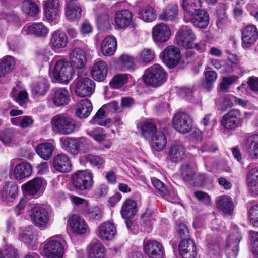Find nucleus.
<instances>
[{"label": "nucleus", "mask_w": 258, "mask_h": 258, "mask_svg": "<svg viewBox=\"0 0 258 258\" xmlns=\"http://www.w3.org/2000/svg\"><path fill=\"white\" fill-rule=\"evenodd\" d=\"M144 250L150 258H163L164 255L162 245L155 240L144 241Z\"/></svg>", "instance_id": "4468645a"}, {"label": "nucleus", "mask_w": 258, "mask_h": 258, "mask_svg": "<svg viewBox=\"0 0 258 258\" xmlns=\"http://www.w3.org/2000/svg\"><path fill=\"white\" fill-rule=\"evenodd\" d=\"M243 121L241 111L237 109H233L222 116L221 124L225 130L230 131L240 126Z\"/></svg>", "instance_id": "0eeeda50"}, {"label": "nucleus", "mask_w": 258, "mask_h": 258, "mask_svg": "<svg viewBox=\"0 0 258 258\" xmlns=\"http://www.w3.org/2000/svg\"><path fill=\"white\" fill-rule=\"evenodd\" d=\"M133 15L128 10L117 11L115 15V26L117 29H125L131 24Z\"/></svg>", "instance_id": "5701e85b"}, {"label": "nucleus", "mask_w": 258, "mask_h": 258, "mask_svg": "<svg viewBox=\"0 0 258 258\" xmlns=\"http://www.w3.org/2000/svg\"><path fill=\"white\" fill-rule=\"evenodd\" d=\"M246 182L251 192L258 193V167H253L252 164L248 166Z\"/></svg>", "instance_id": "bb28decb"}, {"label": "nucleus", "mask_w": 258, "mask_h": 258, "mask_svg": "<svg viewBox=\"0 0 258 258\" xmlns=\"http://www.w3.org/2000/svg\"><path fill=\"white\" fill-rule=\"evenodd\" d=\"M68 223L72 232L75 234H84L89 229V227L85 220L76 215H72L68 220Z\"/></svg>", "instance_id": "2eb2a0df"}, {"label": "nucleus", "mask_w": 258, "mask_h": 258, "mask_svg": "<svg viewBox=\"0 0 258 258\" xmlns=\"http://www.w3.org/2000/svg\"><path fill=\"white\" fill-rule=\"evenodd\" d=\"M19 235L20 240L26 244L31 245L35 242V231L32 226L21 229Z\"/></svg>", "instance_id": "79ce46f5"}, {"label": "nucleus", "mask_w": 258, "mask_h": 258, "mask_svg": "<svg viewBox=\"0 0 258 258\" xmlns=\"http://www.w3.org/2000/svg\"><path fill=\"white\" fill-rule=\"evenodd\" d=\"M258 38V31L255 25L246 26L242 32V41L244 44H252Z\"/></svg>", "instance_id": "f704fd0d"}, {"label": "nucleus", "mask_w": 258, "mask_h": 258, "mask_svg": "<svg viewBox=\"0 0 258 258\" xmlns=\"http://www.w3.org/2000/svg\"><path fill=\"white\" fill-rule=\"evenodd\" d=\"M137 211V204L135 201L128 199L123 203L120 210L121 214L124 219H131L134 217Z\"/></svg>", "instance_id": "c9c22d12"}, {"label": "nucleus", "mask_w": 258, "mask_h": 258, "mask_svg": "<svg viewBox=\"0 0 258 258\" xmlns=\"http://www.w3.org/2000/svg\"><path fill=\"white\" fill-rule=\"evenodd\" d=\"M186 149L184 146L180 144H172L169 148L168 156L173 163H179L185 156Z\"/></svg>", "instance_id": "393cba45"}, {"label": "nucleus", "mask_w": 258, "mask_h": 258, "mask_svg": "<svg viewBox=\"0 0 258 258\" xmlns=\"http://www.w3.org/2000/svg\"><path fill=\"white\" fill-rule=\"evenodd\" d=\"M250 223L255 226H258V205L251 206L248 211Z\"/></svg>", "instance_id": "e2e57ef3"}, {"label": "nucleus", "mask_w": 258, "mask_h": 258, "mask_svg": "<svg viewBox=\"0 0 258 258\" xmlns=\"http://www.w3.org/2000/svg\"><path fill=\"white\" fill-rule=\"evenodd\" d=\"M94 82L88 78L79 79L76 83L75 92L80 97L90 96L94 91Z\"/></svg>", "instance_id": "f8f14e48"}, {"label": "nucleus", "mask_w": 258, "mask_h": 258, "mask_svg": "<svg viewBox=\"0 0 258 258\" xmlns=\"http://www.w3.org/2000/svg\"><path fill=\"white\" fill-rule=\"evenodd\" d=\"M196 13V15L190 19V22L197 28H205L209 23L210 19L208 13L202 9Z\"/></svg>", "instance_id": "4c0bfd02"}, {"label": "nucleus", "mask_w": 258, "mask_h": 258, "mask_svg": "<svg viewBox=\"0 0 258 258\" xmlns=\"http://www.w3.org/2000/svg\"><path fill=\"white\" fill-rule=\"evenodd\" d=\"M192 118L184 112H178L174 116L173 125L180 133L185 134L189 132L192 128Z\"/></svg>", "instance_id": "9d476101"}, {"label": "nucleus", "mask_w": 258, "mask_h": 258, "mask_svg": "<svg viewBox=\"0 0 258 258\" xmlns=\"http://www.w3.org/2000/svg\"><path fill=\"white\" fill-rule=\"evenodd\" d=\"M22 9L24 13L29 16L36 15L39 9L38 6L31 0H25L22 3Z\"/></svg>", "instance_id": "603ef678"}, {"label": "nucleus", "mask_w": 258, "mask_h": 258, "mask_svg": "<svg viewBox=\"0 0 258 258\" xmlns=\"http://www.w3.org/2000/svg\"><path fill=\"white\" fill-rule=\"evenodd\" d=\"M178 251L182 258H196L197 255L195 243L191 239L181 240L178 245Z\"/></svg>", "instance_id": "6ab92c4d"}, {"label": "nucleus", "mask_w": 258, "mask_h": 258, "mask_svg": "<svg viewBox=\"0 0 258 258\" xmlns=\"http://www.w3.org/2000/svg\"><path fill=\"white\" fill-rule=\"evenodd\" d=\"M47 185L46 181L41 178H34L21 186L23 191L30 194L43 192Z\"/></svg>", "instance_id": "dca6fc26"}, {"label": "nucleus", "mask_w": 258, "mask_h": 258, "mask_svg": "<svg viewBox=\"0 0 258 258\" xmlns=\"http://www.w3.org/2000/svg\"><path fill=\"white\" fill-rule=\"evenodd\" d=\"M108 67L106 62L102 60L96 62L92 67L91 75L93 78L97 81H102L106 77Z\"/></svg>", "instance_id": "b1692460"}, {"label": "nucleus", "mask_w": 258, "mask_h": 258, "mask_svg": "<svg viewBox=\"0 0 258 258\" xmlns=\"http://www.w3.org/2000/svg\"><path fill=\"white\" fill-rule=\"evenodd\" d=\"M49 101L57 107L67 105L71 101L68 90L66 88L52 89L49 95Z\"/></svg>", "instance_id": "9b49d317"}, {"label": "nucleus", "mask_w": 258, "mask_h": 258, "mask_svg": "<svg viewBox=\"0 0 258 258\" xmlns=\"http://www.w3.org/2000/svg\"><path fill=\"white\" fill-rule=\"evenodd\" d=\"M116 233L114 224L109 221L102 223L98 227V236L102 240H112Z\"/></svg>", "instance_id": "aec40b11"}, {"label": "nucleus", "mask_w": 258, "mask_h": 258, "mask_svg": "<svg viewBox=\"0 0 258 258\" xmlns=\"http://www.w3.org/2000/svg\"><path fill=\"white\" fill-rule=\"evenodd\" d=\"M152 34L155 41L165 42L170 37V29L166 24L161 23L153 27Z\"/></svg>", "instance_id": "a211bd4d"}, {"label": "nucleus", "mask_w": 258, "mask_h": 258, "mask_svg": "<svg viewBox=\"0 0 258 258\" xmlns=\"http://www.w3.org/2000/svg\"><path fill=\"white\" fill-rule=\"evenodd\" d=\"M67 43L68 37L64 33L56 30L51 34L49 44L53 50L64 48Z\"/></svg>", "instance_id": "a878e982"}, {"label": "nucleus", "mask_w": 258, "mask_h": 258, "mask_svg": "<svg viewBox=\"0 0 258 258\" xmlns=\"http://www.w3.org/2000/svg\"><path fill=\"white\" fill-rule=\"evenodd\" d=\"M85 159L87 161L94 166H101L104 163L103 158L98 156L92 154H87L85 156Z\"/></svg>", "instance_id": "338daca9"}, {"label": "nucleus", "mask_w": 258, "mask_h": 258, "mask_svg": "<svg viewBox=\"0 0 258 258\" xmlns=\"http://www.w3.org/2000/svg\"><path fill=\"white\" fill-rule=\"evenodd\" d=\"M137 126L139 133L147 140L151 139L157 131L156 124L151 120L140 121Z\"/></svg>", "instance_id": "4be33fe9"}, {"label": "nucleus", "mask_w": 258, "mask_h": 258, "mask_svg": "<svg viewBox=\"0 0 258 258\" xmlns=\"http://www.w3.org/2000/svg\"><path fill=\"white\" fill-rule=\"evenodd\" d=\"M167 77V74L163 68L158 64H155L146 70L143 80L146 84L157 87L166 81Z\"/></svg>", "instance_id": "f03ea898"}, {"label": "nucleus", "mask_w": 258, "mask_h": 258, "mask_svg": "<svg viewBox=\"0 0 258 258\" xmlns=\"http://www.w3.org/2000/svg\"><path fill=\"white\" fill-rule=\"evenodd\" d=\"M92 110V105L90 100L85 99L80 101L75 108V115L79 118H86Z\"/></svg>", "instance_id": "c85d7f7f"}, {"label": "nucleus", "mask_w": 258, "mask_h": 258, "mask_svg": "<svg viewBox=\"0 0 258 258\" xmlns=\"http://www.w3.org/2000/svg\"><path fill=\"white\" fill-rule=\"evenodd\" d=\"M32 173V167L30 163L27 161H23L15 167L13 176L17 180H21L29 177Z\"/></svg>", "instance_id": "412c9836"}, {"label": "nucleus", "mask_w": 258, "mask_h": 258, "mask_svg": "<svg viewBox=\"0 0 258 258\" xmlns=\"http://www.w3.org/2000/svg\"><path fill=\"white\" fill-rule=\"evenodd\" d=\"M196 38L192 30L187 26H183L176 33L175 43L180 47L191 49L194 48Z\"/></svg>", "instance_id": "6e6552de"}, {"label": "nucleus", "mask_w": 258, "mask_h": 258, "mask_svg": "<svg viewBox=\"0 0 258 258\" xmlns=\"http://www.w3.org/2000/svg\"><path fill=\"white\" fill-rule=\"evenodd\" d=\"M180 58V51L174 46L167 47L162 53V59L166 65L170 68L176 66L179 63Z\"/></svg>", "instance_id": "ddd939ff"}, {"label": "nucleus", "mask_w": 258, "mask_h": 258, "mask_svg": "<svg viewBox=\"0 0 258 258\" xmlns=\"http://www.w3.org/2000/svg\"><path fill=\"white\" fill-rule=\"evenodd\" d=\"M26 33L27 34L44 37L48 34V29L42 23H34L26 27Z\"/></svg>", "instance_id": "a19ab883"}, {"label": "nucleus", "mask_w": 258, "mask_h": 258, "mask_svg": "<svg viewBox=\"0 0 258 258\" xmlns=\"http://www.w3.org/2000/svg\"><path fill=\"white\" fill-rule=\"evenodd\" d=\"M181 174L184 181L189 182L193 179L196 174V170L194 168L186 163L181 166Z\"/></svg>", "instance_id": "3c124183"}, {"label": "nucleus", "mask_w": 258, "mask_h": 258, "mask_svg": "<svg viewBox=\"0 0 258 258\" xmlns=\"http://www.w3.org/2000/svg\"><path fill=\"white\" fill-rule=\"evenodd\" d=\"M154 52L150 49H144L140 54V59L143 62H149L154 58Z\"/></svg>", "instance_id": "69168bd1"}, {"label": "nucleus", "mask_w": 258, "mask_h": 258, "mask_svg": "<svg viewBox=\"0 0 258 258\" xmlns=\"http://www.w3.org/2000/svg\"><path fill=\"white\" fill-rule=\"evenodd\" d=\"M82 10L76 0H67L66 16L68 19L73 20L79 19L81 15Z\"/></svg>", "instance_id": "58836bf2"}, {"label": "nucleus", "mask_w": 258, "mask_h": 258, "mask_svg": "<svg viewBox=\"0 0 258 258\" xmlns=\"http://www.w3.org/2000/svg\"><path fill=\"white\" fill-rule=\"evenodd\" d=\"M216 206L218 209L224 214L230 215L232 214L234 208V204L232 199L227 196H219L216 201Z\"/></svg>", "instance_id": "cd10ccee"}, {"label": "nucleus", "mask_w": 258, "mask_h": 258, "mask_svg": "<svg viewBox=\"0 0 258 258\" xmlns=\"http://www.w3.org/2000/svg\"><path fill=\"white\" fill-rule=\"evenodd\" d=\"M245 148L251 157L258 158V134L251 135L246 139Z\"/></svg>", "instance_id": "ea45409f"}, {"label": "nucleus", "mask_w": 258, "mask_h": 258, "mask_svg": "<svg viewBox=\"0 0 258 258\" xmlns=\"http://www.w3.org/2000/svg\"><path fill=\"white\" fill-rule=\"evenodd\" d=\"M53 132L63 135L71 134L79 129L76 121L66 113H59L51 120Z\"/></svg>", "instance_id": "f257e3e1"}, {"label": "nucleus", "mask_w": 258, "mask_h": 258, "mask_svg": "<svg viewBox=\"0 0 258 258\" xmlns=\"http://www.w3.org/2000/svg\"><path fill=\"white\" fill-rule=\"evenodd\" d=\"M106 249L99 241L92 242L88 246V258H105Z\"/></svg>", "instance_id": "c756f323"}, {"label": "nucleus", "mask_w": 258, "mask_h": 258, "mask_svg": "<svg viewBox=\"0 0 258 258\" xmlns=\"http://www.w3.org/2000/svg\"><path fill=\"white\" fill-rule=\"evenodd\" d=\"M60 12L59 8H51L44 6V13L45 17L47 20L49 21H53L54 19H56L57 17L59 15Z\"/></svg>", "instance_id": "052dcab7"}, {"label": "nucleus", "mask_w": 258, "mask_h": 258, "mask_svg": "<svg viewBox=\"0 0 258 258\" xmlns=\"http://www.w3.org/2000/svg\"><path fill=\"white\" fill-rule=\"evenodd\" d=\"M11 96L21 106H24L28 99V93L23 89V85L20 82L13 88L11 92Z\"/></svg>", "instance_id": "2f4dec72"}, {"label": "nucleus", "mask_w": 258, "mask_h": 258, "mask_svg": "<svg viewBox=\"0 0 258 258\" xmlns=\"http://www.w3.org/2000/svg\"><path fill=\"white\" fill-rule=\"evenodd\" d=\"M139 17L145 22H152L156 18V13L151 6H146L139 11Z\"/></svg>", "instance_id": "09e8293b"}, {"label": "nucleus", "mask_w": 258, "mask_h": 258, "mask_svg": "<svg viewBox=\"0 0 258 258\" xmlns=\"http://www.w3.org/2000/svg\"><path fill=\"white\" fill-rule=\"evenodd\" d=\"M152 146L157 151H161L165 148L167 140L165 135L162 132H157L151 137Z\"/></svg>", "instance_id": "de8ad7c7"}, {"label": "nucleus", "mask_w": 258, "mask_h": 258, "mask_svg": "<svg viewBox=\"0 0 258 258\" xmlns=\"http://www.w3.org/2000/svg\"><path fill=\"white\" fill-rule=\"evenodd\" d=\"M97 24L99 29L105 30L110 27L109 17L107 14H103L97 18Z\"/></svg>", "instance_id": "5fc2aeb1"}, {"label": "nucleus", "mask_w": 258, "mask_h": 258, "mask_svg": "<svg viewBox=\"0 0 258 258\" xmlns=\"http://www.w3.org/2000/svg\"><path fill=\"white\" fill-rule=\"evenodd\" d=\"M52 165L56 171L61 173H68L72 170L71 160L65 154L55 156L52 160Z\"/></svg>", "instance_id": "f3484780"}, {"label": "nucleus", "mask_w": 258, "mask_h": 258, "mask_svg": "<svg viewBox=\"0 0 258 258\" xmlns=\"http://www.w3.org/2000/svg\"><path fill=\"white\" fill-rule=\"evenodd\" d=\"M62 236L55 235L47 240L43 248V252L46 258H62L64 247L62 242Z\"/></svg>", "instance_id": "20e7f679"}, {"label": "nucleus", "mask_w": 258, "mask_h": 258, "mask_svg": "<svg viewBox=\"0 0 258 258\" xmlns=\"http://www.w3.org/2000/svg\"><path fill=\"white\" fill-rule=\"evenodd\" d=\"M63 148L70 154L75 155L79 154L77 138H61L60 139Z\"/></svg>", "instance_id": "37998d69"}, {"label": "nucleus", "mask_w": 258, "mask_h": 258, "mask_svg": "<svg viewBox=\"0 0 258 258\" xmlns=\"http://www.w3.org/2000/svg\"><path fill=\"white\" fill-rule=\"evenodd\" d=\"M242 237L239 228L236 225H233V231L228 236L225 247L227 258H236L239 250V243Z\"/></svg>", "instance_id": "39448f33"}, {"label": "nucleus", "mask_w": 258, "mask_h": 258, "mask_svg": "<svg viewBox=\"0 0 258 258\" xmlns=\"http://www.w3.org/2000/svg\"><path fill=\"white\" fill-rule=\"evenodd\" d=\"M215 103L220 110L224 111L228 108L232 107L233 105L232 95H227L217 98L215 99Z\"/></svg>", "instance_id": "8fccbe9b"}, {"label": "nucleus", "mask_w": 258, "mask_h": 258, "mask_svg": "<svg viewBox=\"0 0 258 258\" xmlns=\"http://www.w3.org/2000/svg\"><path fill=\"white\" fill-rule=\"evenodd\" d=\"M74 70L71 64L63 60H58L54 67L53 76L59 83L67 84L72 79Z\"/></svg>", "instance_id": "423d86ee"}, {"label": "nucleus", "mask_w": 258, "mask_h": 258, "mask_svg": "<svg viewBox=\"0 0 258 258\" xmlns=\"http://www.w3.org/2000/svg\"><path fill=\"white\" fill-rule=\"evenodd\" d=\"M182 7L184 11L191 16L201 10V0H182Z\"/></svg>", "instance_id": "a18cd8bd"}, {"label": "nucleus", "mask_w": 258, "mask_h": 258, "mask_svg": "<svg viewBox=\"0 0 258 258\" xmlns=\"http://www.w3.org/2000/svg\"><path fill=\"white\" fill-rule=\"evenodd\" d=\"M102 108L109 112H120L122 111V107L117 101H113L104 105Z\"/></svg>", "instance_id": "0e129e2a"}, {"label": "nucleus", "mask_w": 258, "mask_h": 258, "mask_svg": "<svg viewBox=\"0 0 258 258\" xmlns=\"http://www.w3.org/2000/svg\"><path fill=\"white\" fill-rule=\"evenodd\" d=\"M201 123L205 127H213L216 123V120L211 113L206 114L201 120Z\"/></svg>", "instance_id": "774afa93"}, {"label": "nucleus", "mask_w": 258, "mask_h": 258, "mask_svg": "<svg viewBox=\"0 0 258 258\" xmlns=\"http://www.w3.org/2000/svg\"><path fill=\"white\" fill-rule=\"evenodd\" d=\"M16 62L14 57L6 55L0 60V78L5 77L15 69Z\"/></svg>", "instance_id": "e433bc0d"}, {"label": "nucleus", "mask_w": 258, "mask_h": 258, "mask_svg": "<svg viewBox=\"0 0 258 258\" xmlns=\"http://www.w3.org/2000/svg\"><path fill=\"white\" fill-rule=\"evenodd\" d=\"M128 77L127 74H120L114 76L109 83L110 86L113 88H119L126 84Z\"/></svg>", "instance_id": "864d4df0"}, {"label": "nucleus", "mask_w": 258, "mask_h": 258, "mask_svg": "<svg viewBox=\"0 0 258 258\" xmlns=\"http://www.w3.org/2000/svg\"><path fill=\"white\" fill-rule=\"evenodd\" d=\"M176 230L179 236L182 239V240L190 239L189 238V232L185 224L181 223L177 224Z\"/></svg>", "instance_id": "bf43d9fd"}, {"label": "nucleus", "mask_w": 258, "mask_h": 258, "mask_svg": "<svg viewBox=\"0 0 258 258\" xmlns=\"http://www.w3.org/2000/svg\"><path fill=\"white\" fill-rule=\"evenodd\" d=\"M49 88V84L46 79H40L32 88V93L34 97L44 96Z\"/></svg>", "instance_id": "49530a36"}, {"label": "nucleus", "mask_w": 258, "mask_h": 258, "mask_svg": "<svg viewBox=\"0 0 258 258\" xmlns=\"http://www.w3.org/2000/svg\"><path fill=\"white\" fill-rule=\"evenodd\" d=\"M53 150V145L50 143L39 144L36 148V153L44 160H48L50 158Z\"/></svg>", "instance_id": "c03bdc74"}, {"label": "nucleus", "mask_w": 258, "mask_h": 258, "mask_svg": "<svg viewBox=\"0 0 258 258\" xmlns=\"http://www.w3.org/2000/svg\"><path fill=\"white\" fill-rule=\"evenodd\" d=\"M14 138V133L10 130L0 132V140L5 145L11 143Z\"/></svg>", "instance_id": "680f3d73"}, {"label": "nucleus", "mask_w": 258, "mask_h": 258, "mask_svg": "<svg viewBox=\"0 0 258 258\" xmlns=\"http://www.w3.org/2000/svg\"><path fill=\"white\" fill-rule=\"evenodd\" d=\"M78 148L79 153H86L91 148L90 142L85 137L77 138Z\"/></svg>", "instance_id": "4d7b16f0"}, {"label": "nucleus", "mask_w": 258, "mask_h": 258, "mask_svg": "<svg viewBox=\"0 0 258 258\" xmlns=\"http://www.w3.org/2000/svg\"><path fill=\"white\" fill-rule=\"evenodd\" d=\"M251 238V252L255 258H258V232L249 231Z\"/></svg>", "instance_id": "13d9d810"}, {"label": "nucleus", "mask_w": 258, "mask_h": 258, "mask_svg": "<svg viewBox=\"0 0 258 258\" xmlns=\"http://www.w3.org/2000/svg\"><path fill=\"white\" fill-rule=\"evenodd\" d=\"M70 58L72 63L78 68H82L87 61L84 51L79 48H74L71 49Z\"/></svg>", "instance_id": "7c9ffc66"}, {"label": "nucleus", "mask_w": 258, "mask_h": 258, "mask_svg": "<svg viewBox=\"0 0 258 258\" xmlns=\"http://www.w3.org/2000/svg\"><path fill=\"white\" fill-rule=\"evenodd\" d=\"M33 224L41 230L48 228L51 224V219L47 210L45 208L34 206L29 213Z\"/></svg>", "instance_id": "7ed1b4c3"}, {"label": "nucleus", "mask_w": 258, "mask_h": 258, "mask_svg": "<svg viewBox=\"0 0 258 258\" xmlns=\"http://www.w3.org/2000/svg\"><path fill=\"white\" fill-rule=\"evenodd\" d=\"M90 122L93 124L102 126L106 125V121L105 119V111L102 107L98 110L94 117L90 121Z\"/></svg>", "instance_id": "6e6d98bb"}, {"label": "nucleus", "mask_w": 258, "mask_h": 258, "mask_svg": "<svg viewBox=\"0 0 258 258\" xmlns=\"http://www.w3.org/2000/svg\"><path fill=\"white\" fill-rule=\"evenodd\" d=\"M178 15V7L177 4H170L167 5L159 15L158 18L162 21H174Z\"/></svg>", "instance_id": "72a5a7b5"}, {"label": "nucleus", "mask_w": 258, "mask_h": 258, "mask_svg": "<svg viewBox=\"0 0 258 258\" xmlns=\"http://www.w3.org/2000/svg\"><path fill=\"white\" fill-rule=\"evenodd\" d=\"M117 42L116 38L112 35L106 37L102 42L101 50L104 56H109L113 55L116 51Z\"/></svg>", "instance_id": "473e14b6"}, {"label": "nucleus", "mask_w": 258, "mask_h": 258, "mask_svg": "<svg viewBox=\"0 0 258 258\" xmlns=\"http://www.w3.org/2000/svg\"><path fill=\"white\" fill-rule=\"evenodd\" d=\"M72 181L75 188L80 190L90 188L93 184L91 174L87 170L77 171L72 175Z\"/></svg>", "instance_id": "1a4fd4ad"}]
</instances>
